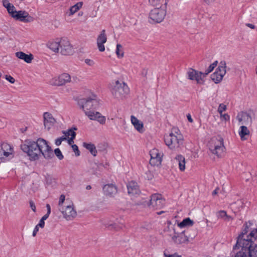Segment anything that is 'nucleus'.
Segmentation results:
<instances>
[{
    "instance_id": "72a5a7b5",
    "label": "nucleus",
    "mask_w": 257,
    "mask_h": 257,
    "mask_svg": "<svg viewBox=\"0 0 257 257\" xmlns=\"http://www.w3.org/2000/svg\"><path fill=\"white\" fill-rule=\"evenodd\" d=\"M115 53L118 58H121L123 57L122 47L120 44H117Z\"/></svg>"
},
{
    "instance_id": "49530a36",
    "label": "nucleus",
    "mask_w": 257,
    "mask_h": 257,
    "mask_svg": "<svg viewBox=\"0 0 257 257\" xmlns=\"http://www.w3.org/2000/svg\"><path fill=\"white\" fill-rule=\"evenodd\" d=\"M72 137H70L68 139V143L69 145H71L72 143H73V140L75 139L76 136V133H71Z\"/></svg>"
},
{
    "instance_id": "4c0bfd02",
    "label": "nucleus",
    "mask_w": 257,
    "mask_h": 257,
    "mask_svg": "<svg viewBox=\"0 0 257 257\" xmlns=\"http://www.w3.org/2000/svg\"><path fill=\"white\" fill-rule=\"evenodd\" d=\"M226 109H227L226 105L223 103H221L219 104V105L218 107L217 111L220 114H221V113H222L223 111H225L226 110Z\"/></svg>"
},
{
    "instance_id": "dca6fc26",
    "label": "nucleus",
    "mask_w": 257,
    "mask_h": 257,
    "mask_svg": "<svg viewBox=\"0 0 257 257\" xmlns=\"http://www.w3.org/2000/svg\"><path fill=\"white\" fill-rule=\"evenodd\" d=\"M85 114L91 120H96L101 124H103L105 123V117L102 115L99 112L85 110Z\"/></svg>"
},
{
    "instance_id": "9b49d317",
    "label": "nucleus",
    "mask_w": 257,
    "mask_h": 257,
    "mask_svg": "<svg viewBox=\"0 0 257 257\" xmlns=\"http://www.w3.org/2000/svg\"><path fill=\"white\" fill-rule=\"evenodd\" d=\"M254 244L250 239L246 237H242V235H239L237 238L236 244L233 246V249H235L237 247H241V250L246 252Z\"/></svg>"
},
{
    "instance_id": "bf43d9fd",
    "label": "nucleus",
    "mask_w": 257,
    "mask_h": 257,
    "mask_svg": "<svg viewBox=\"0 0 257 257\" xmlns=\"http://www.w3.org/2000/svg\"><path fill=\"white\" fill-rule=\"evenodd\" d=\"M231 220H232V218L230 216H229L226 214V216H225L224 220L226 221H228Z\"/></svg>"
},
{
    "instance_id": "0e129e2a",
    "label": "nucleus",
    "mask_w": 257,
    "mask_h": 257,
    "mask_svg": "<svg viewBox=\"0 0 257 257\" xmlns=\"http://www.w3.org/2000/svg\"><path fill=\"white\" fill-rule=\"evenodd\" d=\"M246 26L252 29H254L255 28V26L252 24H247Z\"/></svg>"
},
{
    "instance_id": "a878e982",
    "label": "nucleus",
    "mask_w": 257,
    "mask_h": 257,
    "mask_svg": "<svg viewBox=\"0 0 257 257\" xmlns=\"http://www.w3.org/2000/svg\"><path fill=\"white\" fill-rule=\"evenodd\" d=\"M1 146L2 149H3V153L5 157H8L10 155L12 154L13 149L10 144L7 143H3L2 144Z\"/></svg>"
},
{
    "instance_id": "4468645a",
    "label": "nucleus",
    "mask_w": 257,
    "mask_h": 257,
    "mask_svg": "<svg viewBox=\"0 0 257 257\" xmlns=\"http://www.w3.org/2000/svg\"><path fill=\"white\" fill-rule=\"evenodd\" d=\"M61 53L64 55H69L73 53V48L67 39L60 40Z\"/></svg>"
},
{
    "instance_id": "338daca9",
    "label": "nucleus",
    "mask_w": 257,
    "mask_h": 257,
    "mask_svg": "<svg viewBox=\"0 0 257 257\" xmlns=\"http://www.w3.org/2000/svg\"><path fill=\"white\" fill-rule=\"evenodd\" d=\"M60 138L62 141H65L67 140V138H66V137L64 135L60 137Z\"/></svg>"
},
{
    "instance_id": "7ed1b4c3",
    "label": "nucleus",
    "mask_w": 257,
    "mask_h": 257,
    "mask_svg": "<svg viewBox=\"0 0 257 257\" xmlns=\"http://www.w3.org/2000/svg\"><path fill=\"white\" fill-rule=\"evenodd\" d=\"M176 134L171 133L164 137L166 145L171 149H175L183 144V139L180 134L175 132Z\"/></svg>"
},
{
    "instance_id": "c756f323",
    "label": "nucleus",
    "mask_w": 257,
    "mask_h": 257,
    "mask_svg": "<svg viewBox=\"0 0 257 257\" xmlns=\"http://www.w3.org/2000/svg\"><path fill=\"white\" fill-rule=\"evenodd\" d=\"M193 224V221L190 218H186L183 220L182 222L178 224V226L183 228L186 226H191Z\"/></svg>"
},
{
    "instance_id": "b1692460",
    "label": "nucleus",
    "mask_w": 257,
    "mask_h": 257,
    "mask_svg": "<svg viewBox=\"0 0 257 257\" xmlns=\"http://www.w3.org/2000/svg\"><path fill=\"white\" fill-rule=\"evenodd\" d=\"M174 234L172 236V239L174 242L180 244L185 242L187 239L186 237L183 234V233L179 234L175 232V229H173Z\"/></svg>"
},
{
    "instance_id": "3c124183",
    "label": "nucleus",
    "mask_w": 257,
    "mask_h": 257,
    "mask_svg": "<svg viewBox=\"0 0 257 257\" xmlns=\"http://www.w3.org/2000/svg\"><path fill=\"white\" fill-rule=\"evenodd\" d=\"M29 203H30V207H31V209H32V210L34 212H36V207L34 202L32 200H31V201H30Z\"/></svg>"
},
{
    "instance_id": "f3484780",
    "label": "nucleus",
    "mask_w": 257,
    "mask_h": 257,
    "mask_svg": "<svg viewBox=\"0 0 257 257\" xmlns=\"http://www.w3.org/2000/svg\"><path fill=\"white\" fill-rule=\"evenodd\" d=\"M43 118L44 126L47 130H50L56 122L52 114L48 112L44 113Z\"/></svg>"
},
{
    "instance_id": "4be33fe9",
    "label": "nucleus",
    "mask_w": 257,
    "mask_h": 257,
    "mask_svg": "<svg viewBox=\"0 0 257 257\" xmlns=\"http://www.w3.org/2000/svg\"><path fill=\"white\" fill-rule=\"evenodd\" d=\"M131 122L134 125L135 128L140 133L144 132V125L142 121L139 120L135 116H131Z\"/></svg>"
},
{
    "instance_id": "aec40b11",
    "label": "nucleus",
    "mask_w": 257,
    "mask_h": 257,
    "mask_svg": "<svg viewBox=\"0 0 257 257\" xmlns=\"http://www.w3.org/2000/svg\"><path fill=\"white\" fill-rule=\"evenodd\" d=\"M128 193L134 195L137 194L140 192V190L137 182L131 181L127 185Z\"/></svg>"
},
{
    "instance_id": "393cba45",
    "label": "nucleus",
    "mask_w": 257,
    "mask_h": 257,
    "mask_svg": "<svg viewBox=\"0 0 257 257\" xmlns=\"http://www.w3.org/2000/svg\"><path fill=\"white\" fill-rule=\"evenodd\" d=\"M47 47L53 52L57 53L60 48V40L58 42L53 40L49 41L47 43Z\"/></svg>"
},
{
    "instance_id": "a18cd8bd",
    "label": "nucleus",
    "mask_w": 257,
    "mask_h": 257,
    "mask_svg": "<svg viewBox=\"0 0 257 257\" xmlns=\"http://www.w3.org/2000/svg\"><path fill=\"white\" fill-rule=\"evenodd\" d=\"M84 61L85 63L89 66H93L95 64L94 61L90 59H86Z\"/></svg>"
},
{
    "instance_id": "ddd939ff",
    "label": "nucleus",
    "mask_w": 257,
    "mask_h": 257,
    "mask_svg": "<svg viewBox=\"0 0 257 257\" xmlns=\"http://www.w3.org/2000/svg\"><path fill=\"white\" fill-rule=\"evenodd\" d=\"M13 18L16 20H18L24 23H30L33 22L34 18L29 15V13L25 11H19Z\"/></svg>"
},
{
    "instance_id": "a211bd4d",
    "label": "nucleus",
    "mask_w": 257,
    "mask_h": 257,
    "mask_svg": "<svg viewBox=\"0 0 257 257\" xmlns=\"http://www.w3.org/2000/svg\"><path fill=\"white\" fill-rule=\"evenodd\" d=\"M106 41L107 37L105 34V31L103 30L101 31L97 39V45L100 52L104 51L105 47L104 44L106 43Z\"/></svg>"
},
{
    "instance_id": "5fc2aeb1",
    "label": "nucleus",
    "mask_w": 257,
    "mask_h": 257,
    "mask_svg": "<svg viewBox=\"0 0 257 257\" xmlns=\"http://www.w3.org/2000/svg\"><path fill=\"white\" fill-rule=\"evenodd\" d=\"M39 226L36 225L35 226V227L34 228V229L33 230V236H35L36 235V234L39 231Z\"/></svg>"
},
{
    "instance_id": "603ef678",
    "label": "nucleus",
    "mask_w": 257,
    "mask_h": 257,
    "mask_svg": "<svg viewBox=\"0 0 257 257\" xmlns=\"http://www.w3.org/2000/svg\"><path fill=\"white\" fill-rule=\"evenodd\" d=\"M39 227H40L41 228H43L45 225V221L43 220V219H41L40 220L39 223L37 225Z\"/></svg>"
},
{
    "instance_id": "8fccbe9b",
    "label": "nucleus",
    "mask_w": 257,
    "mask_h": 257,
    "mask_svg": "<svg viewBox=\"0 0 257 257\" xmlns=\"http://www.w3.org/2000/svg\"><path fill=\"white\" fill-rule=\"evenodd\" d=\"M3 6L7 9L11 6V4L10 3L9 0H3Z\"/></svg>"
},
{
    "instance_id": "20e7f679",
    "label": "nucleus",
    "mask_w": 257,
    "mask_h": 257,
    "mask_svg": "<svg viewBox=\"0 0 257 257\" xmlns=\"http://www.w3.org/2000/svg\"><path fill=\"white\" fill-rule=\"evenodd\" d=\"M130 90L127 85L124 82H120L116 81L112 89L113 95L117 99H122L129 93Z\"/></svg>"
},
{
    "instance_id": "4d7b16f0",
    "label": "nucleus",
    "mask_w": 257,
    "mask_h": 257,
    "mask_svg": "<svg viewBox=\"0 0 257 257\" xmlns=\"http://www.w3.org/2000/svg\"><path fill=\"white\" fill-rule=\"evenodd\" d=\"M164 255L165 256V257H181V255H179L176 253H174V254H170V255H167L166 253H164Z\"/></svg>"
},
{
    "instance_id": "39448f33",
    "label": "nucleus",
    "mask_w": 257,
    "mask_h": 257,
    "mask_svg": "<svg viewBox=\"0 0 257 257\" xmlns=\"http://www.w3.org/2000/svg\"><path fill=\"white\" fill-rule=\"evenodd\" d=\"M167 4V1L165 0L164 5L151 11L149 17L152 21L156 23H160L164 19L166 15Z\"/></svg>"
},
{
    "instance_id": "2eb2a0df",
    "label": "nucleus",
    "mask_w": 257,
    "mask_h": 257,
    "mask_svg": "<svg viewBox=\"0 0 257 257\" xmlns=\"http://www.w3.org/2000/svg\"><path fill=\"white\" fill-rule=\"evenodd\" d=\"M188 79L191 80H195L198 84H201L203 82V73L201 72L197 71L193 69H190L187 72Z\"/></svg>"
},
{
    "instance_id": "58836bf2",
    "label": "nucleus",
    "mask_w": 257,
    "mask_h": 257,
    "mask_svg": "<svg viewBox=\"0 0 257 257\" xmlns=\"http://www.w3.org/2000/svg\"><path fill=\"white\" fill-rule=\"evenodd\" d=\"M65 195L63 194L61 195L60 196L59 200V202H58L59 208H62V207H64L63 204L65 201Z\"/></svg>"
},
{
    "instance_id": "c85d7f7f",
    "label": "nucleus",
    "mask_w": 257,
    "mask_h": 257,
    "mask_svg": "<svg viewBox=\"0 0 257 257\" xmlns=\"http://www.w3.org/2000/svg\"><path fill=\"white\" fill-rule=\"evenodd\" d=\"M83 3L78 2L70 8V13L69 16H72L76 12L79 11L82 7Z\"/></svg>"
},
{
    "instance_id": "bb28decb",
    "label": "nucleus",
    "mask_w": 257,
    "mask_h": 257,
    "mask_svg": "<svg viewBox=\"0 0 257 257\" xmlns=\"http://www.w3.org/2000/svg\"><path fill=\"white\" fill-rule=\"evenodd\" d=\"M239 135L240 137L241 140L242 141H244L247 140V138L245 137V136H248L249 135V131L246 126L242 125L240 127Z\"/></svg>"
},
{
    "instance_id": "f03ea898",
    "label": "nucleus",
    "mask_w": 257,
    "mask_h": 257,
    "mask_svg": "<svg viewBox=\"0 0 257 257\" xmlns=\"http://www.w3.org/2000/svg\"><path fill=\"white\" fill-rule=\"evenodd\" d=\"M208 148L210 151L218 157L223 156L225 152V147L223 140L222 138L217 139L213 138L208 143Z\"/></svg>"
},
{
    "instance_id": "e2e57ef3",
    "label": "nucleus",
    "mask_w": 257,
    "mask_h": 257,
    "mask_svg": "<svg viewBox=\"0 0 257 257\" xmlns=\"http://www.w3.org/2000/svg\"><path fill=\"white\" fill-rule=\"evenodd\" d=\"M49 214H48V213H47L45 215H44L42 217L41 219H43V220H44V221H45V220H46V219L48 218V217H49Z\"/></svg>"
},
{
    "instance_id": "864d4df0",
    "label": "nucleus",
    "mask_w": 257,
    "mask_h": 257,
    "mask_svg": "<svg viewBox=\"0 0 257 257\" xmlns=\"http://www.w3.org/2000/svg\"><path fill=\"white\" fill-rule=\"evenodd\" d=\"M62 142V141L60 138H58L55 140V144L57 146H59L61 144Z\"/></svg>"
},
{
    "instance_id": "cd10ccee",
    "label": "nucleus",
    "mask_w": 257,
    "mask_h": 257,
    "mask_svg": "<svg viewBox=\"0 0 257 257\" xmlns=\"http://www.w3.org/2000/svg\"><path fill=\"white\" fill-rule=\"evenodd\" d=\"M83 146L88 150L92 155L94 156H96L97 152L94 145L91 143H83Z\"/></svg>"
},
{
    "instance_id": "13d9d810",
    "label": "nucleus",
    "mask_w": 257,
    "mask_h": 257,
    "mask_svg": "<svg viewBox=\"0 0 257 257\" xmlns=\"http://www.w3.org/2000/svg\"><path fill=\"white\" fill-rule=\"evenodd\" d=\"M3 149H2V146H0V159H3L4 157V154L3 153Z\"/></svg>"
},
{
    "instance_id": "09e8293b",
    "label": "nucleus",
    "mask_w": 257,
    "mask_h": 257,
    "mask_svg": "<svg viewBox=\"0 0 257 257\" xmlns=\"http://www.w3.org/2000/svg\"><path fill=\"white\" fill-rule=\"evenodd\" d=\"M6 79L11 83H14L15 81V79L10 75H6L5 76Z\"/></svg>"
},
{
    "instance_id": "37998d69",
    "label": "nucleus",
    "mask_w": 257,
    "mask_h": 257,
    "mask_svg": "<svg viewBox=\"0 0 257 257\" xmlns=\"http://www.w3.org/2000/svg\"><path fill=\"white\" fill-rule=\"evenodd\" d=\"M234 257H247V252L244 251H239L236 253Z\"/></svg>"
},
{
    "instance_id": "423d86ee",
    "label": "nucleus",
    "mask_w": 257,
    "mask_h": 257,
    "mask_svg": "<svg viewBox=\"0 0 257 257\" xmlns=\"http://www.w3.org/2000/svg\"><path fill=\"white\" fill-rule=\"evenodd\" d=\"M78 104L80 107L85 112L90 111L91 109H95L98 104V102L96 99V96L93 95L89 98H83L78 100Z\"/></svg>"
},
{
    "instance_id": "de8ad7c7",
    "label": "nucleus",
    "mask_w": 257,
    "mask_h": 257,
    "mask_svg": "<svg viewBox=\"0 0 257 257\" xmlns=\"http://www.w3.org/2000/svg\"><path fill=\"white\" fill-rule=\"evenodd\" d=\"M161 0H149V3L154 6H157L159 5Z\"/></svg>"
},
{
    "instance_id": "6ab92c4d",
    "label": "nucleus",
    "mask_w": 257,
    "mask_h": 257,
    "mask_svg": "<svg viewBox=\"0 0 257 257\" xmlns=\"http://www.w3.org/2000/svg\"><path fill=\"white\" fill-rule=\"evenodd\" d=\"M103 191L106 195L109 196H112L117 192L116 187L112 184L105 185L103 187Z\"/></svg>"
},
{
    "instance_id": "1a4fd4ad",
    "label": "nucleus",
    "mask_w": 257,
    "mask_h": 257,
    "mask_svg": "<svg viewBox=\"0 0 257 257\" xmlns=\"http://www.w3.org/2000/svg\"><path fill=\"white\" fill-rule=\"evenodd\" d=\"M226 64L225 61H222L216 71L211 75V78L215 83H219L223 79L226 72Z\"/></svg>"
},
{
    "instance_id": "f8f14e48",
    "label": "nucleus",
    "mask_w": 257,
    "mask_h": 257,
    "mask_svg": "<svg viewBox=\"0 0 257 257\" xmlns=\"http://www.w3.org/2000/svg\"><path fill=\"white\" fill-rule=\"evenodd\" d=\"M151 159L150 164L152 166H159L161 164L163 153L157 149H153L150 152Z\"/></svg>"
},
{
    "instance_id": "052dcab7",
    "label": "nucleus",
    "mask_w": 257,
    "mask_h": 257,
    "mask_svg": "<svg viewBox=\"0 0 257 257\" xmlns=\"http://www.w3.org/2000/svg\"><path fill=\"white\" fill-rule=\"evenodd\" d=\"M46 208L47 209V212L48 214H50L51 212V207L50 205L49 204H46Z\"/></svg>"
},
{
    "instance_id": "ea45409f",
    "label": "nucleus",
    "mask_w": 257,
    "mask_h": 257,
    "mask_svg": "<svg viewBox=\"0 0 257 257\" xmlns=\"http://www.w3.org/2000/svg\"><path fill=\"white\" fill-rule=\"evenodd\" d=\"M75 133L73 130L72 129H69L66 131H63V134L64 135V136L66 137V138L67 139L69 138V136L72 137L71 133Z\"/></svg>"
},
{
    "instance_id": "79ce46f5",
    "label": "nucleus",
    "mask_w": 257,
    "mask_h": 257,
    "mask_svg": "<svg viewBox=\"0 0 257 257\" xmlns=\"http://www.w3.org/2000/svg\"><path fill=\"white\" fill-rule=\"evenodd\" d=\"M220 119L221 120H224V121H228L230 119V116L227 113H221V114H220Z\"/></svg>"
},
{
    "instance_id": "473e14b6",
    "label": "nucleus",
    "mask_w": 257,
    "mask_h": 257,
    "mask_svg": "<svg viewBox=\"0 0 257 257\" xmlns=\"http://www.w3.org/2000/svg\"><path fill=\"white\" fill-rule=\"evenodd\" d=\"M250 257H257V245L254 244L248 250Z\"/></svg>"
},
{
    "instance_id": "0eeeda50",
    "label": "nucleus",
    "mask_w": 257,
    "mask_h": 257,
    "mask_svg": "<svg viewBox=\"0 0 257 257\" xmlns=\"http://www.w3.org/2000/svg\"><path fill=\"white\" fill-rule=\"evenodd\" d=\"M165 204V200L160 194H154L150 196L148 207L153 210L162 209Z\"/></svg>"
},
{
    "instance_id": "f257e3e1",
    "label": "nucleus",
    "mask_w": 257,
    "mask_h": 257,
    "mask_svg": "<svg viewBox=\"0 0 257 257\" xmlns=\"http://www.w3.org/2000/svg\"><path fill=\"white\" fill-rule=\"evenodd\" d=\"M21 149L28 155L31 161L37 160L41 156L47 160L54 157L53 150L48 142L42 138L37 139L36 142L26 140L21 145Z\"/></svg>"
},
{
    "instance_id": "6e6d98bb",
    "label": "nucleus",
    "mask_w": 257,
    "mask_h": 257,
    "mask_svg": "<svg viewBox=\"0 0 257 257\" xmlns=\"http://www.w3.org/2000/svg\"><path fill=\"white\" fill-rule=\"evenodd\" d=\"M247 228H248V227L247 226V224H246V226H245L244 229L243 230L242 233L240 234V235H242V237H245L244 235L247 233Z\"/></svg>"
},
{
    "instance_id": "412c9836",
    "label": "nucleus",
    "mask_w": 257,
    "mask_h": 257,
    "mask_svg": "<svg viewBox=\"0 0 257 257\" xmlns=\"http://www.w3.org/2000/svg\"><path fill=\"white\" fill-rule=\"evenodd\" d=\"M16 56L18 58L24 60L27 63H31L34 59V56L32 54L28 55L21 51L16 53Z\"/></svg>"
},
{
    "instance_id": "2f4dec72",
    "label": "nucleus",
    "mask_w": 257,
    "mask_h": 257,
    "mask_svg": "<svg viewBox=\"0 0 257 257\" xmlns=\"http://www.w3.org/2000/svg\"><path fill=\"white\" fill-rule=\"evenodd\" d=\"M217 61H214L212 64H210L205 72L203 73V77H206L209 73L212 72L215 67L217 65Z\"/></svg>"
},
{
    "instance_id": "9d476101",
    "label": "nucleus",
    "mask_w": 257,
    "mask_h": 257,
    "mask_svg": "<svg viewBox=\"0 0 257 257\" xmlns=\"http://www.w3.org/2000/svg\"><path fill=\"white\" fill-rule=\"evenodd\" d=\"M71 77L68 73H63L57 77L53 78L50 83L51 85L56 86H62L71 82Z\"/></svg>"
},
{
    "instance_id": "7c9ffc66",
    "label": "nucleus",
    "mask_w": 257,
    "mask_h": 257,
    "mask_svg": "<svg viewBox=\"0 0 257 257\" xmlns=\"http://www.w3.org/2000/svg\"><path fill=\"white\" fill-rule=\"evenodd\" d=\"M236 118L239 122H241L242 121H243V120H244L246 119H248L249 118L250 119V117L246 113L240 112L238 113V114L236 116Z\"/></svg>"
},
{
    "instance_id": "e433bc0d",
    "label": "nucleus",
    "mask_w": 257,
    "mask_h": 257,
    "mask_svg": "<svg viewBox=\"0 0 257 257\" xmlns=\"http://www.w3.org/2000/svg\"><path fill=\"white\" fill-rule=\"evenodd\" d=\"M54 153L60 160H61L64 158V156L62 155L61 150L59 148L55 149Z\"/></svg>"
},
{
    "instance_id": "f704fd0d",
    "label": "nucleus",
    "mask_w": 257,
    "mask_h": 257,
    "mask_svg": "<svg viewBox=\"0 0 257 257\" xmlns=\"http://www.w3.org/2000/svg\"><path fill=\"white\" fill-rule=\"evenodd\" d=\"M246 237L250 239L251 241L255 240L257 238V229L252 230L248 235H246Z\"/></svg>"
},
{
    "instance_id": "774afa93",
    "label": "nucleus",
    "mask_w": 257,
    "mask_h": 257,
    "mask_svg": "<svg viewBox=\"0 0 257 257\" xmlns=\"http://www.w3.org/2000/svg\"><path fill=\"white\" fill-rule=\"evenodd\" d=\"M86 189L87 190H90V189H91V186L90 185H87L86 187Z\"/></svg>"
},
{
    "instance_id": "5701e85b",
    "label": "nucleus",
    "mask_w": 257,
    "mask_h": 257,
    "mask_svg": "<svg viewBox=\"0 0 257 257\" xmlns=\"http://www.w3.org/2000/svg\"><path fill=\"white\" fill-rule=\"evenodd\" d=\"M175 160L178 163L180 171L183 172L185 170L186 161L185 157L181 155H178L175 157Z\"/></svg>"
},
{
    "instance_id": "69168bd1",
    "label": "nucleus",
    "mask_w": 257,
    "mask_h": 257,
    "mask_svg": "<svg viewBox=\"0 0 257 257\" xmlns=\"http://www.w3.org/2000/svg\"><path fill=\"white\" fill-rule=\"evenodd\" d=\"M218 188L215 189L213 192H212V195H214L217 194L218 193Z\"/></svg>"
},
{
    "instance_id": "a19ab883",
    "label": "nucleus",
    "mask_w": 257,
    "mask_h": 257,
    "mask_svg": "<svg viewBox=\"0 0 257 257\" xmlns=\"http://www.w3.org/2000/svg\"><path fill=\"white\" fill-rule=\"evenodd\" d=\"M226 212L224 210L219 211L217 213V216L218 218H222L224 220L225 216H226Z\"/></svg>"
},
{
    "instance_id": "c9c22d12",
    "label": "nucleus",
    "mask_w": 257,
    "mask_h": 257,
    "mask_svg": "<svg viewBox=\"0 0 257 257\" xmlns=\"http://www.w3.org/2000/svg\"><path fill=\"white\" fill-rule=\"evenodd\" d=\"M7 10L9 14L11 16V17L12 18H13V16H15V15L17 12V11L16 10V8L12 4H11L10 7L7 8Z\"/></svg>"
},
{
    "instance_id": "680f3d73",
    "label": "nucleus",
    "mask_w": 257,
    "mask_h": 257,
    "mask_svg": "<svg viewBox=\"0 0 257 257\" xmlns=\"http://www.w3.org/2000/svg\"><path fill=\"white\" fill-rule=\"evenodd\" d=\"M187 119L188 120V121L190 122H193V119L191 117V116L190 114H188L187 115Z\"/></svg>"
},
{
    "instance_id": "6e6552de",
    "label": "nucleus",
    "mask_w": 257,
    "mask_h": 257,
    "mask_svg": "<svg viewBox=\"0 0 257 257\" xmlns=\"http://www.w3.org/2000/svg\"><path fill=\"white\" fill-rule=\"evenodd\" d=\"M64 218L67 220H72L77 216V212L74 209V204L72 202L69 203H65L64 207L59 208Z\"/></svg>"
},
{
    "instance_id": "c03bdc74",
    "label": "nucleus",
    "mask_w": 257,
    "mask_h": 257,
    "mask_svg": "<svg viewBox=\"0 0 257 257\" xmlns=\"http://www.w3.org/2000/svg\"><path fill=\"white\" fill-rule=\"evenodd\" d=\"M72 148L73 151L75 152L76 156H78L80 155V152L76 145H72Z\"/></svg>"
}]
</instances>
